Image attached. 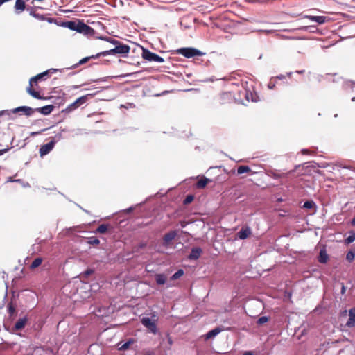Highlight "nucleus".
I'll return each instance as SVG.
<instances>
[{
	"mask_svg": "<svg viewBox=\"0 0 355 355\" xmlns=\"http://www.w3.org/2000/svg\"><path fill=\"white\" fill-rule=\"evenodd\" d=\"M101 39L108 41V42L115 44L116 46L114 49H112L110 50L101 52V53L96 54V55H92L91 57H86V58H83L82 60H80L79 61L78 63L74 64L72 67L73 68L76 67L80 64H83L86 63L90 58H98L100 55L105 56V55H115V54H126L130 51L129 46H128L126 44H121L118 40H113L111 38H103V37H101Z\"/></svg>",
	"mask_w": 355,
	"mask_h": 355,
	"instance_id": "obj_1",
	"label": "nucleus"
},
{
	"mask_svg": "<svg viewBox=\"0 0 355 355\" xmlns=\"http://www.w3.org/2000/svg\"><path fill=\"white\" fill-rule=\"evenodd\" d=\"M184 274V271L180 269L174 275H173L169 279H168L164 275H157V284H166L167 287L175 285L174 282L180 278Z\"/></svg>",
	"mask_w": 355,
	"mask_h": 355,
	"instance_id": "obj_2",
	"label": "nucleus"
},
{
	"mask_svg": "<svg viewBox=\"0 0 355 355\" xmlns=\"http://www.w3.org/2000/svg\"><path fill=\"white\" fill-rule=\"evenodd\" d=\"M177 53L187 58L204 55L200 51L191 47L180 48L177 50Z\"/></svg>",
	"mask_w": 355,
	"mask_h": 355,
	"instance_id": "obj_3",
	"label": "nucleus"
},
{
	"mask_svg": "<svg viewBox=\"0 0 355 355\" xmlns=\"http://www.w3.org/2000/svg\"><path fill=\"white\" fill-rule=\"evenodd\" d=\"M92 94H87L77 98L73 103L69 105L62 112L69 113L73 110L77 109L80 105H83L88 100L89 96H92Z\"/></svg>",
	"mask_w": 355,
	"mask_h": 355,
	"instance_id": "obj_4",
	"label": "nucleus"
},
{
	"mask_svg": "<svg viewBox=\"0 0 355 355\" xmlns=\"http://www.w3.org/2000/svg\"><path fill=\"white\" fill-rule=\"evenodd\" d=\"M178 234V232L177 230H171L166 233L163 237L162 245L165 248H171L173 246V241Z\"/></svg>",
	"mask_w": 355,
	"mask_h": 355,
	"instance_id": "obj_5",
	"label": "nucleus"
},
{
	"mask_svg": "<svg viewBox=\"0 0 355 355\" xmlns=\"http://www.w3.org/2000/svg\"><path fill=\"white\" fill-rule=\"evenodd\" d=\"M234 96L231 92H224L217 96V101L219 104L223 105L230 103L234 101Z\"/></svg>",
	"mask_w": 355,
	"mask_h": 355,
	"instance_id": "obj_6",
	"label": "nucleus"
},
{
	"mask_svg": "<svg viewBox=\"0 0 355 355\" xmlns=\"http://www.w3.org/2000/svg\"><path fill=\"white\" fill-rule=\"evenodd\" d=\"M58 71V69H51L49 70H47L43 73H41L40 74H37V76L32 77L30 79L29 83L31 85H35L37 84V81L42 79L44 77L47 76L49 73H55Z\"/></svg>",
	"mask_w": 355,
	"mask_h": 355,
	"instance_id": "obj_7",
	"label": "nucleus"
},
{
	"mask_svg": "<svg viewBox=\"0 0 355 355\" xmlns=\"http://www.w3.org/2000/svg\"><path fill=\"white\" fill-rule=\"evenodd\" d=\"M55 144V141L51 140L50 142H49L44 145H42L40 148V156L43 157L44 155H47L48 153H49L54 148Z\"/></svg>",
	"mask_w": 355,
	"mask_h": 355,
	"instance_id": "obj_8",
	"label": "nucleus"
},
{
	"mask_svg": "<svg viewBox=\"0 0 355 355\" xmlns=\"http://www.w3.org/2000/svg\"><path fill=\"white\" fill-rule=\"evenodd\" d=\"M144 326L148 329L151 332L155 333V322L147 317H144L141 320Z\"/></svg>",
	"mask_w": 355,
	"mask_h": 355,
	"instance_id": "obj_9",
	"label": "nucleus"
},
{
	"mask_svg": "<svg viewBox=\"0 0 355 355\" xmlns=\"http://www.w3.org/2000/svg\"><path fill=\"white\" fill-rule=\"evenodd\" d=\"M28 322V317L24 316V318H19L15 323L13 330L19 331L23 329Z\"/></svg>",
	"mask_w": 355,
	"mask_h": 355,
	"instance_id": "obj_10",
	"label": "nucleus"
},
{
	"mask_svg": "<svg viewBox=\"0 0 355 355\" xmlns=\"http://www.w3.org/2000/svg\"><path fill=\"white\" fill-rule=\"evenodd\" d=\"M12 112L14 113H17L18 112H23L25 115L31 116L35 112V110L30 107L21 106L14 109Z\"/></svg>",
	"mask_w": 355,
	"mask_h": 355,
	"instance_id": "obj_11",
	"label": "nucleus"
},
{
	"mask_svg": "<svg viewBox=\"0 0 355 355\" xmlns=\"http://www.w3.org/2000/svg\"><path fill=\"white\" fill-rule=\"evenodd\" d=\"M26 0H16L14 8L17 14L22 12L26 9Z\"/></svg>",
	"mask_w": 355,
	"mask_h": 355,
	"instance_id": "obj_12",
	"label": "nucleus"
},
{
	"mask_svg": "<svg viewBox=\"0 0 355 355\" xmlns=\"http://www.w3.org/2000/svg\"><path fill=\"white\" fill-rule=\"evenodd\" d=\"M349 318L346 323V326L351 328L355 326V307L349 309Z\"/></svg>",
	"mask_w": 355,
	"mask_h": 355,
	"instance_id": "obj_13",
	"label": "nucleus"
},
{
	"mask_svg": "<svg viewBox=\"0 0 355 355\" xmlns=\"http://www.w3.org/2000/svg\"><path fill=\"white\" fill-rule=\"evenodd\" d=\"M252 232L250 227H242L240 231L238 232V235L239 239H245L248 238L250 234Z\"/></svg>",
	"mask_w": 355,
	"mask_h": 355,
	"instance_id": "obj_14",
	"label": "nucleus"
},
{
	"mask_svg": "<svg viewBox=\"0 0 355 355\" xmlns=\"http://www.w3.org/2000/svg\"><path fill=\"white\" fill-rule=\"evenodd\" d=\"M54 109V106L52 105H49L44 106L42 107L35 109V112H38L42 114L47 115L49 114Z\"/></svg>",
	"mask_w": 355,
	"mask_h": 355,
	"instance_id": "obj_15",
	"label": "nucleus"
},
{
	"mask_svg": "<svg viewBox=\"0 0 355 355\" xmlns=\"http://www.w3.org/2000/svg\"><path fill=\"white\" fill-rule=\"evenodd\" d=\"M142 57L148 61H155V53L150 52L148 50L143 49Z\"/></svg>",
	"mask_w": 355,
	"mask_h": 355,
	"instance_id": "obj_16",
	"label": "nucleus"
},
{
	"mask_svg": "<svg viewBox=\"0 0 355 355\" xmlns=\"http://www.w3.org/2000/svg\"><path fill=\"white\" fill-rule=\"evenodd\" d=\"M202 253V250L200 248H193L189 255V259L196 260L199 258Z\"/></svg>",
	"mask_w": 355,
	"mask_h": 355,
	"instance_id": "obj_17",
	"label": "nucleus"
},
{
	"mask_svg": "<svg viewBox=\"0 0 355 355\" xmlns=\"http://www.w3.org/2000/svg\"><path fill=\"white\" fill-rule=\"evenodd\" d=\"M328 260H329V256L327 253L326 250L325 249L320 250V254L318 256V261L320 263H326Z\"/></svg>",
	"mask_w": 355,
	"mask_h": 355,
	"instance_id": "obj_18",
	"label": "nucleus"
},
{
	"mask_svg": "<svg viewBox=\"0 0 355 355\" xmlns=\"http://www.w3.org/2000/svg\"><path fill=\"white\" fill-rule=\"evenodd\" d=\"M306 18H309L312 21H315L319 24H322L326 22L327 17L324 16H306Z\"/></svg>",
	"mask_w": 355,
	"mask_h": 355,
	"instance_id": "obj_19",
	"label": "nucleus"
},
{
	"mask_svg": "<svg viewBox=\"0 0 355 355\" xmlns=\"http://www.w3.org/2000/svg\"><path fill=\"white\" fill-rule=\"evenodd\" d=\"M33 86L34 85L29 84V86L27 88V92L37 99H43L44 98L40 96V93L33 89Z\"/></svg>",
	"mask_w": 355,
	"mask_h": 355,
	"instance_id": "obj_20",
	"label": "nucleus"
},
{
	"mask_svg": "<svg viewBox=\"0 0 355 355\" xmlns=\"http://www.w3.org/2000/svg\"><path fill=\"white\" fill-rule=\"evenodd\" d=\"M211 182V180L206 177L202 178L200 180H199L196 183V187L198 189H203L205 188L207 184Z\"/></svg>",
	"mask_w": 355,
	"mask_h": 355,
	"instance_id": "obj_21",
	"label": "nucleus"
},
{
	"mask_svg": "<svg viewBox=\"0 0 355 355\" xmlns=\"http://www.w3.org/2000/svg\"><path fill=\"white\" fill-rule=\"evenodd\" d=\"M294 171H290L286 173H279L277 171H272L271 172V177L277 179V178H286L288 175L293 172Z\"/></svg>",
	"mask_w": 355,
	"mask_h": 355,
	"instance_id": "obj_22",
	"label": "nucleus"
},
{
	"mask_svg": "<svg viewBox=\"0 0 355 355\" xmlns=\"http://www.w3.org/2000/svg\"><path fill=\"white\" fill-rule=\"evenodd\" d=\"M8 313L10 317H12L16 313V306L12 302H10L7 305Z\"/></svg>",
	"mask_w": 355,
	"mask_h": 355,
	"instance_id": "obj_23",
	"label": "nucleus"
},
{
	"mask_svg": "<svg viewBox=\"0 0 355 355\" xmlns=\"http://www.w3.org/2000/svg\"><path fill=\"white\" fill-rule=\"evenodd\" d=\"M157 80L161 83L171 82L170 77L164 74L157 75Z\"/></svg>",
	"mask_w": 355,
	"mask_h": 355,
	"instance_id": "obj_24",
	"label": "nucleus"
},
{
	"mask_svg": "<svg viewBox=\"0 0 355 355\" xmlns=\"http://www.w3.org/2000/svg\"><path fill=\"white\" fill-rule=\"evenodd\" d=\"M221 331V329L219 328H215L211 331H209L207 335L206 338L207 339L215 337L216 335H218Z\"/></svg>",
	"mask_w": 355,
	"mask_h": 355,
	"instance_id": "obj_25",
	"label": "nucleus"
},
{
	"mask_svg": "<svg viewBox=\"0 0 355 355\" xmlns=\"http://www.w3.org/2000/svg\"><path fill=\"white\" fill-rule=\"evenodd\" d=\"M109 227H110V225H108L101 224L98 227V228L96 229L95 232L100 233V234H105V232H107Z\"/></svg>",
	"mask_w": 355,
	"mask_h": 355,
	"instance_id": "obj_26",
	"label": "nucleus"
},
{
	"mask_svg": "<svg viewBox=\"0 0 355 355\" xmlns=\"http://www.w3.org/2000/svg\"><path fill=\"white\" fill-rule=\"evenodd\" d=\"M251 172V168L248 166H240L237 168V174L241 175L245 173Z\"/></svg>",
	"mask_w": 355,
	"mask_h": 355,
	"instance_id": "obj_27",
	"label": "nucleus"
},
{
	"mask_svg": "<svg viewBox=\"0 0 355 355\" xmlns=\"http://www.w3.org/2000/svg\"><path fill=\"white\" fill-rule=\"evenodd\" d=\"M85 35L91 36L93 35L95 33V31L90 27L89 26L87 25L84 29V31L82 32Z\"/></svg>",
	"mask_w": 355,
	"mask_h": 355,
	"instance_id": "obj_28",
	"label": "nucleus"
},
{
	"mask_svg": "<svg viewBox=\"0 0 355 355\" xmlns=\"http://www.w3.org/2000/svg\"><path fill=\"white\" fill-rule=\"evenodd\" d=\"M100 243V241L96 236H91L88 238V243L92 245H97Z\"/></svg>",
	"mask_w": 355,
	"mask_h": 355,
	"instance_id": "obj_29",
	"label": "nucleus"
},
{
	"mask_svg": "<svg viewBox=\"0 0 355 355\" xmlns=\"http://www.w3.org/2000/svg\"><path fill=\"white\" fill-rule=\"evenodd\" d=\"M86 26H87V24H85V23L78 21V24L76 25V31H78V33H82V32L84 31Z\"/></svg>",
	"mask_w": 355,
	"mask_h": 355,
	"instance_id": "obj_30",
	"label": "nucleus"
},
{
	"mask_svg": "<svg viewBox=\"0 0 355 355\" xmlns=\"http://www.w3.org/2000/svg\"><path fill=\"white\" fill-rule=\"evenodd\" d=\"M315 206V204L313 200H307L303 205V207L305 209H311L313 208Z\"/></svg>",
	"mask_w": 355,
	"mask_h": 355,
	"instance_id": "obj_31",
	"label": "nucleus"
},
{
	"mask_svg": "<svg viewBox=\"0 0 355 355\" xmlns=\"http://www.w3.org/2000/svg\"><path fill=\"white\" fill-rule=\"evenodd\" d=\"M42 263V259L41 257L35 258L29 266H40Z\"/></svg>",
	"mask_w": 355,
	"mask_h": 355,
	"instance_id": "obj_32",
	"label": "nucleus"
},
{
	"mask_svg": "<svg viewBox=\"0 0 355 355\" xmlns=\"http://www.w3.org/2000/svg\"><path fill=\"white\" fill-rule=\"evenodd\" d=\"M355 258V252L350 250L347 252L346 255V259L349 262L352 261Z\"/></svg>",
	"mask_w": 355,
	"mask_h": 355,
	"instance_id": "obj_33",
	"label": "nucleus"
},
{
	"mask_svg": "<svg viewBox=\"0 0 355 355\" xmlns=\"http://www.w3.org/2000/svg\"><path fill=\"white\" fill-rule=\"evenodd\" d=\"M268 321V318L266 316H261L257 320L258 324H263Z\"/></svg>",
	"mask_w": 355,
	"mask_h": 355,
	"instance_id": "obj_34",
	"label": "nucleus"
},
{
	"mask_svg": "<svg viewBox=\"0 0 355 355\" xmlns=\"http://www.w3.org/2000/svg\"><path fill=\"white\" fill-rule=\"evenodd\" d=\"M132 343V341L129 340L124 344H123L120 347L119 349L121 350H126L129 348L130 345Z\"/></svg>",
	"mask_w": 355,
	"mask_h": 355,
	"instance_id": "obj_35",
	"label": "nucleus"
},
{
	"mask_svg": "<svg viewBox=\"0 0 355 355\" xmlns=\"http://www.w3.org/2000/svg\"><path fill=\"white\" fill-rule=\"evenodd\" d=\"M193 200V196L192 195H188L184 200V204L188 205L190 204Z\"/></svg>",
	"mask_w": 355,
	"mask_h": 355,
	"instance_id": "obj_36",
	"label": "nucleus"
},
{
	"mask_svg": "<svg viewBox=\"0 0 355 355\" xmlns=\"http://www.w3.org/2000/svg\"><path fill=\"white\" fill-rule=\"evenodd\" d=\"M78 24V23L75 22V21H69L68 22V27L71 29V30H74L76 31V25Z\"/></svg>",
	"mask_w": 355,
	"mask_h": 355,
	"instance_id": "obj_37",
	"label": "nucleus"
},
{
	"mask_svg": "<svg viewBox=\"0 0 355 355\" xmlns=\"http://www.w3.org/2000/svg\"><path fill=\"white\" fill-rule=\"evenodd\" d=\"M171 92H173V89L164 90V91H162L159 93H157L156 96H162L164 94H169V93H171Z\"/></svg>",
	"mask_w": 355,
	"mask_h": 355,
	"instance_id": "obj_38",
	"label": "nucleus"
},
{
	"mask_svg": "<svg viewBox=\"0 0 355 355\" xmlns=\"http://www.w3.org/2000/svg\"><path fill=\"white\" fill-rule=\"evenodd\" d=\"M31 15L35 17V18L43 19L44 17L40 16L39 14H36L35 12H31Z\"/></svg>",
	"mask_w": 355,
	"mask_h": 355,
	"instance_id": "obj_39",
	"label": "nucleus"
},
{
	"mask_svg": "<svg viewBox=\"0 0 355 355\" xmlns=\"http://www.w3.org/2000/svg\"><path fill=\"white\" fill-rule=\"evenodd\" d=\"M348 243H352L353 242L354 240H355V235H352V236H349L347 239Z\"/></svg>",
	"mask_w": 355,
	"mask_h": 355,
	"instance_id": "obj_40",
	"label": "nucleus"
},
{
	"mask_svg": "<svg viewBox=\"0 0 355 355\" xmlns=\"http://www.w3.org/2000/svg\"><path fill=\"white\" fill-rule=\"evenodd\" d=\"M10 150V148H4V149H1L0 150V156L3 155L4 153H7L8 150Z\"/></svg>",
	"mask_w": 355,
	"mask_h": 355,
	"instance_id": "obj_41",
	"label": "nucleus"
},
{
	"mask_svg": "<svg viewBox=\"0 0 355 355\" xmlns=\"http://www.w3.org/2000/svg\"><path fill=\"white\" fill-rule=\"evenodd\" d=\"M301 152H302V154H303V155H309V153H310V150L308 149H302Z\"/></svg>",
	"mask_w": 355,
	"mask_h": 355,
	"instance_id": "obj_42",
	"label": "nucleus"
},
{
	"mask_svg": "<svg viewBox=\"0 0 355 355\" xmlns=\"http://www.w3.org/2000/svg\"><path fill=\"white\" fill-rule=\"evenodd\" d=\"M93 272H94V270H92V269H89V270H87L85 272V276H88V275H91V274H92V273H93Z\"/></svg>",
	"mask_w": 355,
	"mask_h": 355,
	"instance_id": "obj_43",
	"label": "nucleus"
},
{
	"mask_svg": "<svg viewBox=\"0 0 355 355\" xmlns=\"http://www.w3.org/2000/svg\"><path fill=\"white\" fill-rule=\"evenodd\" d=\"M157 62H163V59L157 55Z\"/></svg>",
	"mask_w": 355,
	"mask_h": 355,
	"instance_id": "obj_44",
	"label": "nucleus"
},
{
	"mask_svg": "<svg viewBox=\"0 0 355 355\" xmlns=\"http://www.w3.org/2000/svg\"><path fill=\"white\" fill-rule=\"evenodd\" d=\"M243 355H252V354L250 352H246Z\"/></svg>",
	"mask_w": 355,
	"mask_h": 355,
	"instance_id": "obj_45",
	"label": "nucleus"
},
{
	"mask_svg": "<svg viewBox=\"0 0 355 355\" xmlns=\"http://www.w3.org/2000/svg\"><path fill=\"white\" fill-rule=\"evenodd\" d=\"M345 286L343 285V286H342V290H341V292H342V293L343 294V293H345Z\"/></svg>",
	"mask_w": 355,
	"mask_h": 355,
	"instance_id": "obj_46",
	"label": "nucleus"
},
{
	"mask_svg": "<svg viewBox=\"0 0 355 355\" xmlns=\"http://www.w3.org/2000/svg\"><path fill=\"white\" fill-rule=\"evenodd\" d=\"M352 225H355V217L352 220Z\"/></svg>",
	"mask_w": 355,
	"mask_h": 355,
	"instance_id": "obj_47",
	"label": "nucleus"
},
{
	"mask_svg": "<svg viewBox=\"0 0 355 355\" xmlns=\"http://www.w3.org/2000/svg\"><path fill=\"white\" fill-rule=\"evenodd\" d=\"M6 111L0 112V116H2Z\"/></svg>",
	"mask_w": 355,
	"mask_h": 355,
	"instance_id": "obj_48",
	"label": "nucleus"
},
{
	"mask_svg": "<svg viewBox=\"0 0 355 355\" xmlns=\"http://www.w3.org/2000/svg\"><path fill=\"white\" fill-rule=\"evenodd\" d=\"M352 101H355V97H353V98H352Z\"/></svg>",
	"mask_w": 355,
	"mask_h": 355,
	"instance_id": "obj_49",
	"label": "nucleus"
}]
</instances>
